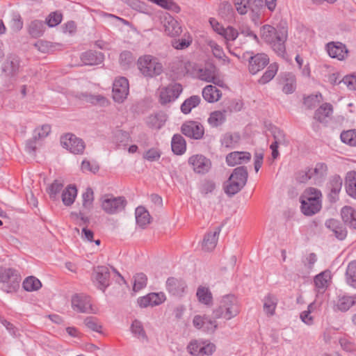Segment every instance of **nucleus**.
<instances>
[{"label":"nucleus","instance_id":"nucleus-21","mask_svg":"<svg viewBox=\"0 0 356 356\" xmlns=\"http://www.w3.org/2000/svg\"><path fill=\"white\" fill-rule=\"evenodd\" d=\"M326 50L331 58L344 60L348 54L346 46L340 42H330L326 44Z\"/></svg>","mask_w":356,"mask_h":356},{"label":"nucleus","instance_id":"nucleus-6","mask_svg":"<svg viewBox=\"0 0 356 356\" xmlns=\"http://www.w3.org/2000/svg\"><path fill=\"white\" fill-rule=\"evenodd\" d=\"M100 202L102 210L109 215H115L123 211L127 204L124 197L114 196L112 194L102 195Z\"/></svg>","mask_w":356,"mask_h":356},{"label":"nucleus","instance_id":"nucleus-55","mask_svg":"<svg viewBox=\"0 0 356 356\" xmlns=\"http://www.w3.org/2000/svg\"><path fill=\"white\" fill-rule=\"evenodd\" d=\"M296 88V80L294 75L291 74H287L285 79V83L282 88V91L285 94L293 93Z\"/></svg>","mask_w":356,"mask_h":356},{"label":"nucleus","instance_id":"nucleus-34","mask_svg":"<svg viewBox=\"0 0 356 356\" xmlns=\"http://www.w3.org/2000/svg\"><path fill=\"white\" fill-rule=\"evenodd\" d=\"M203 98L209 103L218 102L222 97V92L216 86L208 85L202 90Z\"/></svg>","mask_w":356,"mask_h":356},{"label":"nucleus","instance_id":"nucleus-4","mask_svg":"<svg viewBox=\"0 0 356 356\" xmlns=\"http://www.w3.org/2000/svg\"><path fill=\"white\" fill-rule=\"evenodd\" d=\"M248 179V171L245 167L236 168L225 183V193L229 196H232L238 193L246 184Z\"/></svg>","mask_w":356,"mask_h":356},{"label":"nucleus","instance_id":"nucleus-2","mask_svg":"<svg viewBox=\"0 0 356 356\" xmlns=\"http://www.w3.org/2000/svg\"><path fill=\"white\" fill-rule=\"evenodd\" d=\"M240 305L237 298L231 294L220 298L218 306L213 311L215 319L225 318L227 321L236 317L240 313Z\"/></svg>","mask_w":356,"mask_h":356},{"label":"nucleus","instance_id":"nucleus-5","mask_svg":"<svg viewBox=\"0 0 356 356\" xmlns=\"http://www.w3.org/2000/svg\"><path fill=\"white\" fill-rule=\"evenodd\" d=\"M137 65L140 72L146 77L159 76L163 71V64L159 58L149 54L139 57Z\"/></svg>","mask_w":356,"mask_h":356},{"label":"nucleus","instance_id":"nucleus-43","mask_svg":"<svg viewBox=\"0 0 356 356\" xmlns=\"http://www.w3.org/2000/svg\"><path fill=\"white\" fill-rule=\"evenodd\" d=\"M166 121V116L163 113H157L155 115H149L147 118V125L156 129H161L165 124Z\"/></svg>","mask_w":356,"mask_h":356},{"label":"nucleus","instance_id":"nucleus-27","mask_svg":"<svg viewBox=\"0 0 356 356\" xmlns=\"http://www.w3.org/2000/svg\"><path fill=\"white\" fill-rule=\"evenodd\" d=\"M251 159V154L247 152H233L226 156V162L229 166H234L248 163Z\"/></svg>","mask_w":356,"mask_h":356},{"label":"nucleus","instance_id":"nucleus-38","mask_svg":"<svg viewBox=\"0 0 356 356\" xmlns=\"http://www.w3.org/2000/svg\"><path fill=\"white\" fill-rule=\"evenodd\" d=\"M45 29V24L42 20L34 19L31 22L28 26V32L33 38L41 37Z\"/></svg>","mask_w":356,"mask_h":356},{"label":"nucleus","instance_id":"nucleus-30","mask_svg":"<svg viewBox=\"0 0 356 356\" xmlns=\"http://www.w3.org/2000/svg\"><path fill=\"white\" fill-rule=\"evenodd\" d=\"M19 58L16 55H10L2 65V71L8 76L15 75L19 68Z\"/></svg>","mask_w":356,"mask_h":356},{"label":"nucleus","instance_id":"nucleus-24","mask_svg":"<svg viewBox=\"0 0 356 356\" xmlns=\"http://www.w3.org/2000/svg\"><path fill=\"white\" fill-rule=\"evenodd\" d=\"M163 24L164 31L171 37L179 35L182 32L179 23L170 15L164 16Z\"/></svg>","mask_w":356,"mask_h":356},{"label":"nucleus","instance_id":"nucleus-16","mask_svg":"<svg viewBox=\"0 0 356 356\" xmlns=\"http://www.w3.org/2000/svg\"><path fill=\"white\" fill-rule=\"evenodd\" d=\"M181 132L187 137L199 140L203 137L204 129L202 124L200 122L188 121L182 124Z\"/></svg>","mask_w":356,"mask_h":356},{"label":"nucleus","instance_id":"nucleus-20","mask_svg":"<svg viewBox=\"0 0 356 356\" xmlns=\"http://www.w3.org/2000/svg\"><path fill=\"white\" fill-rule=\"evenodd\" d=\"M343 184L342 178L337 175L332 176L327 184L328 198L331 202H336L339 199V194L341 191Z\"/></svg>","mask_w":356,"mask_h":356},{"label":"nucleus","instance_id":"nucleus-19","mask_svg":"<svg viewBox=\"0 0 356 356\" xmlns=\"http://www.w3.org/2000/svg\"><path fill=\"white\" fill-rule=\"evenodd\" d=\"M51 132V127L49 124H43L35 129L33 134V141L27 143L26 148L29 152H33L37 148V145L44 139Z\"/></svg>","mask_w":356,"mask_h":356},{"label":"nucleus","instance_id":"nucleus-40","mask_svg":"<svg viewBox=\"0 0 356 356\" xmlns=\"http://www.w3.org/2000/svg\"><path fill=\"white\" fill-rule=\"evenodd\" d=\"M226 120L225 111H215L211 113L207 122L212 127H218L222 125Z\"/></svg>","mask_w":356,"mask_h":356},{"label":"nucleus","instance_id":"nucleus-53","mask_svg":"<svg viewBox=\"0 0 356 356\" xmlns=\"http://www.w3.org/2000/svg\"><path fill=\"white\" fill-rule=\"evenodd\" d=\"M346 277L347 283L352 286H355L356 284V260L353 261L349 263L348 265Z\"/></svg>","mask_w":356,"mask_h":356},{"label":"nucleus","instance_id":"nucleus-64","mask_svg":"<svg viewBox=\"0 0 356 356\" xmlns=\"http://www.w3.org/2000/svg\"><path fill=\"white\" fill-rule=\"evenodd\" d=\"M83 207L87 209L92 207L94 200L93 191L91 188H87L86 192L83 194Z\"/></svg>","mask_w":356,"mask_h":356},{"label":"nucleus","instance_id":"nucleus-28","mask_svg":"<svg viewBox=\"0 0 356 356\" xmlns=\"http://www.w3.org/2000/svg\"><path fill=\"white\" fill-rule=\"evenodd\" d=\"M332 279L330 270H325L314 277V282L318 292H324L328 287Z\"/></svg>","mask_w":356,"mask_h":356},{"label":"nucleus","instance_id":"nucleus-8","mask_svg":"<svg viewBox=\"0 0 356 356\" xmlns=\"http://www.w3.org/2000/svg\"><path fill=\"white\" fill-rule=\"evenodd\" d=\"M327 175V166L323 163H318L313 168H308L299 177L300 182L312 180L315 184H321Z\"/></svg>","mask_w":356,"mask_h":356},{"label":"nucleus","instance_id":"nucleus-56","mask_svg":"<svg viewBox=\"0 0 356 356\" xmlns=\"http://www.w3.org/2000/svg\"><path fill=\"white\" fill-rule=\"evenodd\" d=\"M220 35L225 38L226 45H227V43L235 40L238 38V32L232 26H227V28H223L222 31Z\"/></svg>","mask_w":356,"mask_h":356},{"label":"nucleus","instance_id":"nucleus-44","mask_svg":"<svg viewBox=\"0 0 356 356\" xmlns=\"http://www.w3.org/2000/svg\"><path fill=\"white\" fill-rule=\"evenodd\" d=\"M77 195V190L74 186H68L62 193V201L65 206H70Z\"/></svg>","mask_w":356,"mask_h":356},{"label":"nucleus","instance_id":"nucleus-9","mask_svg":"<svg viewBox=\"0 0 356 356\" xmlns=\"http://www.w3.org/2000/svg\"><path fill=\"white\" fill-rule=\"evenodd\" d=\"M60 144L71 153L81 154L83 153L86 145L82 139L72 134H67L60 138Z\"/></svg>","mask_w":356,"mask_h":356},{"label":"nucleus","instance_id":"nucleus-48","mask_svg":"<svg viewBox=\"0 0 356 356\" xmlns=\"http://www.w3.org/2000/svg\"><path fill=\"white\" fill-rule=\"evenodd\" d=\"M22 286L24 289L26 291H35L41 288L42 284L35 277L30 276L24 280Z\"/></svg>","mask_w":356,"mask_h":356},{"label":"nucleus","instance_id":"nucleus-12","mask_svg":"<svg viewBox=\"0 0 356 356\" xmlns=\"http://www.w3.org/2000/svg\"><path fill=\"white\" fill-rule=\"evenodd\" d=\"M182 86L179 83H171L159 89V102L166 104L176 100L182 92Z\"/></svg>","mask_w":356,"mask_h":356},{"label":"nucleus","instance_id":"nucleus-49","mask_svg":"<svg viewBox=\"0 0 356 356\" xmlns=\"http://www.w3.org/2000/svg\"><path fill=\"white\" fill-rule=\"evenodd\" d=\"M114 140L118 147H126L131 141V138L127 131L118 130L115 133Z\"/></svg>","mask_w":356,"mask_h":356},{"label":"nucleus","instance_id":"nucleus-59","mask_svg":"<svg viewBox=\"0 0 356 356\" xmlns=\"http://www.w3.org/2000/svg\"><path fill=\"white\" fill-rule=\"evenodd\" d=\"M84 324L88 329L97 332H101L102 325L95 317H86L84 320Z\"/></svg>","mask_w":356,"mask_h":356},{"label":"nucleus","instance_id":"nucleus-45","mask_svg":"<svg viewBox=\"0 0 356 356\" xmlns=\"http://www.w3.org/2000/svg\"><path fill=\"white\" fill-rule=\"evenodd\" d=\"M196 296L200 302L204 305H210L212 302L213 296L208 287L200 286L197 289Z\"/></svg>","mask_w":356,"mask_h":356},{"label":"nucleus","instance_id":"nucleus-50","mask_svg":"<svg viewBox=\"0 0 356 356\" xmlns=\"http://www.w3.org/2000/svg\"><path fill=\"white\" fill-rule=\"evenodd\" d=\"M147 277L143 273H137L134 276L133 291L137 293L146 287Z\"/></svg>","mask_w":356,"mask_h":356},{"label":"nucleus","instance_id":"nucleus-52","mask_svg":"<svg viewBox=\"0 0 356 356\" xmlns=\"http://www.w3.org/2000/svg\"><path fill=\"white\" fill-rule=\"evenodd\" d=\"M239 140L240 136L238 134L227 133L222 136L221 144L226 147H234Z\"/></svg>","mask_w":356,"mask_h":356},{"label":"nucleus","instance_id":"nucleus-46","mask_svg":"<svg viewBox=\"0 0 356 356\" xmlns=\"http://www.w3.org/2000/svg\"><path fill=\"white\" fill-rule=\"evenodd\" d=\"M201 99L197 95H193L186 99L181 105V111L184 114L189 113L191 110L199 105Z\"/></svg>","mask_w":356,"mask_h":356},{"label":"nucleus","instance_id":"nucleus-17","mask_svg":"<svg viewBox=\"0 0 356 356\" xmlns=\"http://www.w3.org/2000/svg\"><path fill=\"white\" fill-rule=\"evenodd\" d=\"M166 296L163 292L149 293L138 299V304L141 308L154 307L165 302Z\"/></svg>","mask_w":356,"mask_h":356},{"label":"nucleus","instance_id":"nucleus-1","mask_svg":"<svg viewBox=\"0 0 356 356\" xmlns=\"http://www.w3.org/2000/svg\"><path fill=\"white\" fill-rule=\"evenodd\" d=\"M288 31L285 27L279 29L270 25H264L261 29V38L269 44L273 51L280 56L284 58L286 54L285 42L287 39Z\"/></svg>","mask_w":356,"mask_h":356},{"label":"nucleus","instance_id":"nucleus-25","mask_svg":"<svg viewBox=\"0 0 356 356\" xmlns=\"http://www.w3.org/2000/svg\"><path fill=\"white\" fill-rule=\"evenodd\" d=\"M194 74L200 80L210 82L213 76L217 73V68L213 65H209L205 67H194Z\"/></svg>","mask_w":356,"mask_h":356},{"label":"nucleus","instance_id":"nucleus-3","mask_svg":"<svg viewBox=\"0 0 356 356\" xmlns=\"http://www.w3.org/2000/svg\"><path fill=\"white\" fill-rule=\"evenodd\" d=\"M321 191L315 188L306 189L300 197L301 210L306 216H312L321 209Z\"/></svg>","mask_w":356,"mask_h":356},{"label":"nucleus","instance_id":"nucleus-62","mask_svg":"<svg viewBox=\"0 0 356 356\" xmlns=\"http://www.w3.org/2000/svg\"><path fill=\"white\" fill-rule=\"evenodd\" d=\"M200 350V355L197 356L211 355L215 351L216 346L208 341L203 340V344Z\"/></svg>","mask_w":356,"mask_h":356},{"label":"nucleus","instance_id":"nucleus-60","mask_svg":"<svg viewBox=\"0 0 356 356\" xmlns=\"http://www.w3.org/2000/svg\"><path fill=\"white\" fill-rule=\"evenodd\" d=\"M99 168V165L95 161L90 162L87 159H84L81 163V169L83 172H90L96 173Z\"/></svg>","mask_w":356,"mask_h":356},{"label":"nucleus","instance_id":"nucleus-14","mask_svg":"<svg viewBox=\"0 0 356 356\" xmlns=\"http://www.w3.org/2000/svg\"><path fill=\"white\" fill-rule=\"evenodd\" d=\"M72 307L74 310L80 313L94 314L90 298L84 294H76L72 298Z\"/></svg>","mask_w":356,"mask_h":356},{"label":"nucleus","instance_id":"nucleus-41","mask_svg":"<svg viewBox=\"0 0 356 356\" xmlns=\"http://www.w3.org/2000/svg\"><path fill=\"white\" fill-rule=\"evenodd\" d=\"M333 112V107L330 103L323 104L316 111L314 118L318 122H323L324 120L330 117Z\"/></svg>","mask_w":356,"mask_h":356},{"label":"nucleus","instance_id":"nucleus-58","mask_svg":"<svg viewBox=\"0 0 356 356\" xmlns=\"http://www.w3.org/2000/svg\"><path fill=\"white\" fill-rule=\"evenodd\" d=\"M63 187V184L58 180H54L47 188V193L52 200H55L58 194L60 192Z\"/></svg>","mask_w":356,"mask_h":356},{"label":"nucleus","instance_id":"nucleus-54","mask_svg":"<svg viewBox=\"0 0 356 356\" xmlns=\"http://www.w3.org/2000/svg\"><path fill=\"white\" fill-rule=\"evenodd\" d=\"M340 138L343 143L356 147V129L343 131L341 134Z\"/></svg>","mask_w":356,"mask_h":356},{"label":"nucleus","instance_id":"nucleus-63","mask_svg":"<svg viewBox=\"0 0 356 356\" xmlns=\"http://www.w3.org/2000/svg\"><path fill=\"white\" fill-rule=\"evenodd\" d=\"M203 344V340H194L189 343L187 346V350L188 353L194 356H197L200 355V348Z\"/></svg>","mask_w":356,"mask_h":356},{"label":"nucleus","instance_id":"nucleus-57","mask_svg":"<svg viewBox=\"0 0 356 356\" xmlns=\"http://www.w3.org/2000/svg\"><path fill=\"white\" fill-rule=\"evenodd\" d=\"M323 100L321 93L309 95L304 99L305 106L309 108L312 109L317 106Z\"/></svg>","mask_w":356,"mask_h":356},{"label":"nucleus","instance_id":"nucleus-13","mask_svg":"<svg viewBox=\"0 0 356 356\" xmlns=\"http://www.w3.org/2000/svg\"><path fill=\"white\" fill-rule=\"evenodd\" d=\"M188 165L197 174H206L211 168V161L202 154H194L189 157Z\"/></svg>","mask_w":356,"mask_h":356},{"label":"nucleus","instance_id":"nucleus-32","mask_svg":"<svg viewBox=\"0 0 356 356\" xmlns=\"http://www.w3.org/2000/svg\"><path fill=\"white\" fill-rule=\"evenodd\" d=\"M325 226L334 234V236L339 240H343L346 237V229L339 220L332 218L326 220Z\"/></svg>","mask_w":356,"mask_h":356},{"label":"nucleus","instance_id":"nucleus-26","mask_svg":"<svg viewBox=\"0 0 356 356\" xmlns=\"http://www.w3.org/2000/svg\"><path fill=\"white\" fill-rule=\"evenodd\" d=\"M166 289L170 293L181 296L185 292L186 284L183 280L170 277L166 281Z\"/></svg>","mask_w":356,"mask_h":356},{"label":"nucleus","instance_id":"nucleus-31","mask_svg":"<svg viewBox=\"0 0 356 356\" xmlns=\"http://www.w3.org/2000/svg\"><path fill=\"white\" fill-rule=\"evenodd\" d=\"M221 227H217L213 232H208L204 237L202 248L207 251L213 250L218 242Z\"/></svg>","mask_w":356,"mask_h":356},{"label":"nucleus","instance_id":"nucleus-47","mask_svg":"<svg viewBox=\"0 0 356 356\" xmlns=\"http://www.w3.org/2000/svg\"><path fill=\"white\" fill-rule=\"evenodd\" d=\"M277 305V299L275 296L268 294L264 299V309L270 316L275 314Z\"/></svg>","mask_w":356,"mask_h":356},{"label":"nucleus","instance_id":"nucleus-23","mask_svg":"<svg viewBox=\"0 0 356 356\" xmlns=\"http://www.w3.org/2000/svg\"><path fill=\"white\" fill-rule=\"evenodd\" d=\"M110 272L106 266H97L94 270V278L98 289L104 291L109 284Z\"/></svg>","mask_w":356,"mask_h":356},{"label":"nucleus","instance_id":"nucleus-15","mask_svg":"<svg viewBox=\"0 0 356 356\" xmlns=\"http://www.w3.org/2000/svg\"><path fill=\"white\" fill-rule=\"evenodd\" d=\"M271 135L274 138V142L270 145L272 150V157L275 159L279 156V152L277 150L280 145L286 146L289 143L284 132L280 128L273 126L269 129Z\"/></svg>","mask_w":356,"mask_h":356},{"label":"nucleus","instance_id":"nucleus-33","mask_svg":"<svg viewBox=\"0 0 356 356\" xmlns=\"http://www.w3.org/2000/svg\"><path fill=\"white\" fill-rule=\"evenodd\" d=\"M344 223L353 229H356V211L351 207L345 206L341 211Z\"/></svg>","mask_w":356,"mask_h":356},{"label":"nucleus","instance_id":"nucleus-18","mask_svg":"<svg viewBox=\"0 0 356 356\" xmlns=\"http://www.w3.org/2000/svg\"><path fill=\"white\" fill-rule=\"evenodd\" d=\"M193 326L207 333H213L216 330L218 324L216 320L208 316L196 315L193 319Z\"/></svg>","mask_w":356,"mask_h":356},{"label":"nucleus","instance_id":"nucleus-51","mask_svg":"<svg viewBox=\"0 0 356 356\" xmlns=\"http://www.w3.org/2000/svg\"><path fill=\"white\" fill-rule=\"evenodd\" d=\"M277 70L278 66L276 63L270 64L262 76L259 79V83L261 84H266L268 83L274 78L277 72Z\"/></svg>","mask_w":356,"mask_h":356},{"label":"nucleus","instance_id":"nucleus-36","mask_svg":"<svg viewBox=\"0 0 356 356\" xmlns=\"http://www.w3.org/2000/svg\"><path fill=\"white\" fill-rule=\"evenodd\" d=\"M171 147L172 152L177 155H182L186 150V144L184 138L179 134H175L172 138Z\"/></svg>","mask_w":356,"mask_h":356},{"label":"nucleus","instance_id":"nucleus-11","mask_svg":"<svg viewBox=\"0 0 356 356\" xmlns=\"http://www.w3.org/2000/svg\"><path fill=\"white\" fill-rule=\"evenodd\" d=\"M112 92L113 100L118 103H122L129 92L127 79L123 76L116 78L113 83Z\"/></svg>","mask_w":356,"mask_h":356},{"label":"nucleus","instance_id":"nucleus-10","mask_svg":"<svg viewBox=\"0 0 356 356\" xmlns=\"http://www.w3.org/2000/svg\"><path fill=\"white\" fill-rule=\"evenodd\" d=\"M250 55L248 58V70L252 74H256L263 70L269 63V58L265 54H257L252 55V52H245L243 54L242 59H245L246 56Z\"/></svg>","mask_w":356,"mask_h":356},{"label":"nucleus","instance_id":"nucleus-22","mask_svg":"<svg viewBox=\"0 0 356 356\" xmlns=\"http://www.w3.org/2000/svg\"><path fill=\"white\" fill-rule=\"evenodd\" d=\"M356 304V295L348 296L339 293L334 301V309L342 312H347L351 307Z\"/></svg>","mask_w":356,"mask_h":356},{"label":"nucleus","instance_id":"nucleus-29","mask_svg":"<svg viewBox=\"0 0 356 356\" xmlns=\"http://www.w3.org/2000/svg\"><path fill=\"white\" fill-rule=\"evenodd\" d=\"M104 54L99 51H88L81 55V60L85 65H97L104 60Z\"/></svg>","mask_w":356,"mask_h":356},{"label":"nucleus","instance_id":"nucleus-35","mask_svg":"<svg viewBox=\"0 0 356 356\" xmlns=\"http://www.w3.org/2000/svg\"><path fill=\"white\" fill-rule=\"evenodd\" d=\"M130 329L134 337L140 341L147 342L149 341L148 337L140 321L134 320L131 323Z\"/></svg>","mask_w":356,"mask_h":356},{"label":"nucleus","instance_id":"nucleus-42","mask_svg":"<svg viewBox=\"0 0 356 356\" xmlns=\"http://www.w3.org/2000/svg\"><path fill=\"white\" fill-rule=\"evenodd\" d=\"M346 189L350 196L356 199V171L348 172L346 179Z\"/></svg>","mask_w":356,"mask_h":356},{"label":"nucleus","instance_id":"nucleus-37","mask_svg":"<svg viewBox=\"0 0 356 356\" xmlns=\"http://www.w3.org/2000/svg\"><path fill=\"white\" fill-rule=\"evenodd\" d=\"M208 46L211 48L214 57L222 61L223 64H229L230 59L225 55L221 46L217 44L214 40H209Z\"/></svg>","mask_w":356,"mask_h":356},{"label":"nucleus","instance_id":"nucleus-7","mask_svg":"<svg viewBox=\"0 0 356 356\" xmlns=\"http://www.w3.org/2000/svg\"><path fill=\"white\" fill-rule=\"evenodd\" d=\"M235 6L241 15L247 13L249 10L257 13L264 6L273 11L276 7V0H235Z\"/></svg>","mask_w":356,"mask_h":356},{"label":"nucleus","instance_id":"nucleus-39","mask_svg":"<svg viewBox=\"0 0 356 356\" xmlns=\"http://www.w3.org/2000/svg\"><path fill=\"white\" fill-rule=\"evenodd\" d=\"M135 216L137 225L142 228L145 227L150 222V215L143 207L136 208Z\"/></svg>","mask_w":356,"mask_h":356},{"label":"nucleus","instance_id":"nucleus-61","mask_svg":"<svg viewBox=\"0 0 356 356\" xmlns=\"http://www.w3.org/2000/svg\"><path fill=\"white\" fill-rule=\"evenodd\" d=\"M15 270L10 268L0 267V282H9L15 275Z\"/></svg>","mask_w":356,"mask_h":356}]
</instances>
